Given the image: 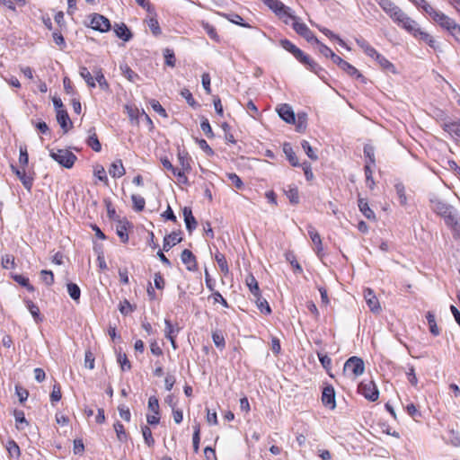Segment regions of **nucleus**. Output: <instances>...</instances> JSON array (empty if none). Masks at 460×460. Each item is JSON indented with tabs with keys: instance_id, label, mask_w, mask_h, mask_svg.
<instances>
[{
	"instance_id": "de8ad7c7",
	"label": "nucleus",
	"mask_w": 460,
	"mask_h": 460,
	"mask_svg": "<svg viewBox=\"0 0 460 460\" xmlns=\"http://www.w3.org/2000/svg\"><path fill=\"white\" fill-rule=\"evenodd\" d=\"M13 280L20 284L21 286L24 287L28 291L33 292L34 288L32 285L30 284L29 279L19 274H14L12 276Z\"/></svg>"
},
{
	"instance_id": "603ef678",
	"label": "nucleus",
	"mask_w": 460,
	"mask_h": 460,
	"mask_svg": "<svg viewBox=\"0 0 460 460\" xmlns=\"http://www.w3.org/2000/svg\"><path fill=\"white\" fill-rule=\"evenodd\" d=\"M128 223H119V225L117 226L116 233L118 236L119 237L120 241L123 243H127L128 242V234L127 232V225Z\"/></svg>"
},
{
	"instance_id": "412c9836",
	"label": "nucleus",
	"mask_w": 460,
	"mask_h": 460,
	"mask_svg": "<svg viewBox=\"0 0 460 460\" xmlns=\"http://www.w3.org/2000/svg\"><path fill=\"white\" fill-rule=\"evenodd\" d=\"M414 38L424 41L426 44H428L430 48L433 49H437L438 45L436 41V40L431 36L429 33L422 31L420 28L418 30V32H416L413 35Z\"/></svg>"
},
{
	"instance_id": "6e6552de",
	"label": "nucleus",
	"mask_w": 460,
	"mask_h": 460,
	"mask_svg": "<svg viewBox=\"0 0 460 460\" xmlns=\"http://www.w3.org/2000/svg\"><path fill=\"white\" fill-rule=\"evenodd\" d=\"M358 393L366 399L371 402H376L379 397V391L373 381H364L358 385Z\"/></svg>"
},
{
	"instance_id": "c756f323",
	"label": "nucleus",
	"mask_w": 460,
	"mask_h": 460,
	"mask_svg": "<svg viewBox=\"0 0 460 460\" xmlns=\"http://www.w3.org/2000/svg\"><path fill=\"white\" fill-rule=\"evenodd\" d=\"M252 300L255 302L258 309L261 311V314H270L271 313V308L268 301L261 296V293L259 294V296H252Z\"/></svg>"
},
{
	"instance_id": "0eeeda50",
	"label": "nucleus",
	"mask_w": 460,
	"mask_h": 460,
	"mask_svg": "<svg viewBox=\"0 0 460 460\" xmlns=\"http://www.w3.org/2000/svg\"><path fill=\"white\" fill-rule=\"evenodd\" d=\"M289 18L294 21L292 27L297 34L302 36L311 44L319 43V40L314 36V32L307 27L305 23L300 22L298 18L295 15Z\"/></svg>"
},
{
	"instance_id": "680f3d73",
	"label": "nucleus",
	"mask_w": 460,
	"mask_h": 460,
	"mask_svg": "<svg viewBox=\"0 0 460 460\" xmlns=\"http://www.w3.org/2000/svg\"><path fill=\"white\" fill-rule=\"evenodd\" d=\"M40 279L47 286H51L54 283V274L51 270H42Z\"/></svg>"
},
{
	"instance_id": "f8f14e48",
	"label": "nucleus",
	"mask_w": 460,
	"mask_h": 460,
	"mask_svg": "<svg viewBox=\"0 0 460 460\" xmlns=\"http://www.w3.org/2000/svg\"><path fill=\"white\" fill-rule=\"evenodd\" d=\"M91 27L95 31L106 32L111 30V22L105 16L99 13H93L92 15Z\"/></svg>"
},
{
	"instance_id": "f257e3e1",
	"label": "nucleus",
	"mask_w": 460,
	"mask_h": 460,
	"mask_svg": "<svg viewBox=\"0 0 460 460\" xmlns=\"http://www.w3.org/2000/svg\"><path fill=\"white\" fill-rule=\"evenodd\" d=\"M434 22L460 43V24L444 13H434Z\"/></svg>"
},
{
	"instance_id": "f704fd0d",
	"label": "nucleus",
	"mask_w": 460,
	"mask_h": 460,
	"mask_svg": "<svg viewBox=\"0 0 460 460\" xmlns=\"http://www.w3.org/2000/svg\"><path fill=\"white\" fill-rule=\"evenodd\" d=\"M358 208L361 213L367 218V219H376V215L374 211L369 208L367 201L365 199L359 198L358 200Z\"/></svg>"
},
{
	"instance_id": "3c124183",
	"label": "nucleus",
	"mask_w": 460,
	"mask_h": 460,
	"mask_svg": "<svg viewBox=\"0 0 460 460\" xmlns=\"http://www.w3.org/2000/svg\"><path fill=\"white\" fill-rule=\"evenodd\" d=\"M178 160L181 166V170L190 172L191 170L190 164V158L188 156L187 153H178Z\"/></svg>"
},
{
	"instance_id": "4468645a",
	"label": "nucleus",
	"mask_w": 460,
	"mask_h": 460,
	"mask_svg": "<svg viewBox=\"0 0 460 460\" xmlns=\"http://www.w3.org/2000/svg\"><path fill=\"white\" fill-rule=\"evenodd\" d=\"M181 259L189 271H196L198 270L197 260L191 251L184 249L181 252Z\"/></svg>"
},
{
	"instance_id": "39448f33",
	"label": "nucleus",
	"mask_w": 460,
	"mask_h": 460,
	"mask_svg": "<svg viewBox=\"0 0 460 460\" xmlns=\"http://www.w3.org/2000/svg\"><path fill=\"white\" fill-rule=\"evenodd\" d=\"M292 55L302 64L305 65L307 68L316 74L320 78H323L324 69L322 68L315 61L309 56L305 55L300 49L296 48Z\"/></svg>"
},
{
	"instance_id": "9b49d317",
	"label": "nucleus",
	"mask_w": 460,
	"mask_h": 460,
	"mask_svg": "<svg viewBox=\"0 0 460 460\" xmlns=\"http://www.w3.org/2000/svg\"><path fill=\"white\" fill-rule=\"evenodd\" d=\"M429 202L432 211L442 218L444 217V215L447 214V212L454 208L436 196L431 197L429 199Z\"/></svg>"
},
{
	"instance_id": "b1692460",
	"label": "nucleus",
	"mask_w": 460,
	"mask_h": 460,
	"mask_svg": "<svg viewBox=\"0 0 460 460\" xmlns=\"http://www.w3.org/2000/svg\"><path fill=\"white\" fill-rule=\"evenodd\" d=\"M86 144L95 152H100L102 150V145L98 139L94 128H91L88 130Z\"/></svg>"
},
{
	"instance_id": "5fc2aeb1",
	"label": "nucleus",
	"mask_w": 460,
	"mask_h": 460,
	"mask_svg": "<svg viewBox=\"0 0 460 460\" xmlns=\"http://www.w3.org/2000/svg\"><path fill=\"white\" fill-rule=\"evenodd\" d=\"M19 151H20L19 164L22 167H26L29 163V155H28V151H27V146L25 145L20 146Z\"/></svg>"
},
{
	"instance_id": "6ab92c4d",
	"label": "nucleus",
	"mask_w": 460,
	"mask_h": 460,
	"mask_svg": "<svg viewBox=\"0 0 460 460\" xmlns=\"http://www.w3.org/2000/svg\"><path fill=\"white\" fill-rule=\"evenodd\" d=\"M279 117L287 123H294L296 117L292 108L288 104H282L278 109Z\"/></svg>"
},
{
	"instance_id": "a878e982",
	"label": "nucleus",
	"mask_w": 460,
	"mask_h": 460,
	"mask_svg": "<svg viewBox=\"0 0 460 460\" xmlns=\"http://www.w3.org/2000/svg\"><path fill=\"white\" fill-rule=\"evenodd\" d=\"M181 242V237L180 236V233L172 232L164 238L163 249L165 252H168L172 247H173L175 244Z\"/></svg>"
},
{
	"instance_id": "4be33fe9",
	"label": "nucleus",
	"mask_w": 460,
	"mask_h": 460,
	"mask_svg": "<svg viewBox=\"0 0 460 460\" xmlns=\"http://www.w3.org/2000/svg\"><path fill=\"white\" fill-rule=\"evenodd\" d=\"M356 43L358 46L364 51V53L376 59V56L379 54L375 48H373L365 39L358 38L356 39Z\"/></svg>"
},
{
	"instance_id": "9d476101",
	"label": "nucleus",
	"mask_w": 460,
	"mask_h": 460,
	"mask_svg": "<svg viewBox=\"0 0 460 460\" xmlns=\"http://www.w3.org/2000/svg\"><path fill=\"white\" fill-rule=\"evenodd\" d=\"M443 219L455 235H460V217H458L455 208L444 215Z\"/></svg>"
},
{
	"instance_id": "49530a36",
	"label": "nucleus",
	"mask_w": 460,
	"mask_h": 460,
	"mask_svg": "<svg viewBox=\"0 0 460 460\" xmlns=\"http://www.w3.org/2000/svg\"><path fill=\"white\" fill-rule=\"evenodd\" d=\"M389 16L395 23L400 25L404 18H406L407 14L399 6H396Z\"/></svg>"
},
{
	"instance_id": "864d4df0",
	"label": "nucleus",
	"mask_w": 460,
	"mask_h": 460,
	"mask_svg": "<svg viewBox=\"0 0 460 460\" xmlns=\"http://www.w3.org/2000/svg\"><path fill=\"white\" fill-rule=\"evenodd\" d=\"M164 58L165 65H167L168 66H171V67L175 66L176 58H175V55H174V52L172 49H165L164 50Z\"/></svg>"
},
{
	"instance_id": "37998d69",
	"label": "nucleus",
	"mask_w": 460,
	"mask_h": 460,
	"mask_svg": "<svg viewBox=\"0 0 460 460\" xmlns=\"http://www.w3.org/2000/svg\"><path fill=\"white\" fill-rule=\"evenodd\" d=\"M80 75L84 78L87 85L91 88L95 87L94 77L85 66H81L79 71Z\"/></svg>"
},
{
	"instance_id": "13d9d810",
	"label": "nucleus",
	"mask_w": 460,
	"mask_h": 460,
	"mask_svg": "<svg viewBox=\"0 0 460 460\" xmlns=\"http://www.w3.org/2000/svg\"><path fill=\"white\" fill-rule=\"evenodd\" d=\"M226 177L236 189L242 190L243 188V182L236 173L227 172Z\"/></svg>"
},
{
	"instance_id": "423d86ee",
	"label": "nucleus",
	"mask_w": 460,
	"mask_h": 460,
	"mask_svg": "<svg viewBox=\"0 0 460 460\" xmlns=\"http://www.w3.org/2000/svg\"><path fill=\"white\" fill-rule=\"evenodd\" d=\"M292 55L302 64L305 65L307 68L316 74L320 78H323L324 69L322 68L315 61L309 56L305 55L300 49L296 48Z\"/></svg>"
},
{
	"instance_id": "c85d7f7f",
	"label": "nucleus",
	"mask_w": 460,
	"mask_h": 460,
	"mask_svg": "<svg viewBox=\"0 0 460 460\" xmlns=\"http://www.w3.org/2000/svg\"><path fill=\"white\" fill-rule=\"evenodd\" d=\"M443 129L456 140L460 139V120L444 123Z\"/></svg>"
},
{
	"instance_id": "a211bd4d",
	"label": "nucleus",
	"mask_w": 460,
	"mask_h": 460,
	"mask_svg": "<svg viewBox=\"0 0 460 460\" xmlns=\"http://www.w3.org/2000/svg\"><path fill=\"white\" fill-rule=\"evenodd\" d=\"M182 214L184 217V222L186 225V228L190 234L192 233L194 229H196L198 223L194 216L192 215L191 208L189 207H184L182 209Z\"/></svg>"
},
{
	"instance_id": "c9c22d12",
	"label": "nucleus",
	"mask_w": 460,
	"mask_h": 460,
	"mask_svg": "<svg viewBox=\"0 0 460 460\" xmlns=\"http://www.w3.org/2000/svg\"><path fill=\"white\" fill-rule=\"evenodd\" d=\"M121 74L131 83H136L140 79V76L133 71L127 64L119 66Z\"/></svg>"
},
{
	"instance_id": "6e6d98bb",
	"label": "nucleus",
	"mask_w": 460,
	"mask_h": 460,
	"mask_svg": "<svg viewBox=\"0 0 460 460\" xmlns=\"http://www.w3.org/2000/svg\"><path fill=\"white\" fill-rule=\"evenodd\" d=\"M141 430H142V434H143L146 444L148 447H153L155 444V439L153 438L152 431H151L150 428L147 425H145L141 428Z\"/></svg>"
},
{
	"instance_id": "2f4dec72",
	"label": "nucleus",
	"mask_w": 460,
	"mask_h": 460,
	"mask_svg": "<svg viewBox=\"0 0 460 460\" xmlns=\"http://www.w3.org/2000/svg\"><path fill=\"white\" fill-rule=\"evenodd\" d=\"M245 284L248 287L252 296H259V294L261 293L259 283L252 274L250 273L246 276Z\"/></svg>"
},
{
	"instance_id": "a18cd8bd",
	"label": "nucleus",
	"mask_w": 460,
	"mask_h": 460,
	"mask_svg": "<svg viewBox=\"0 0 460 460\" xmlns=\"http://www.w3.org/2000/svg\"><path fill=\"white\" fill-rule=\"evenodd\" d=\"M389 16L395 23L400 25L404 18H406L407 14L399 6H396Z\"/></svg>"
},
{
	"instance_id": "7c9ffc66",
	"label": "nucleus",
	"mask_w": 460,
	"mask_h": 460,
	"mask_svg": "<svg viewBox=\"0 0 460 460\" xmlns=\"http://www.w3.org/2000/svg\"><path fill=\"white\" fill-rule=\"evenodd\" d=\"M417 7L421 8L427 14H429L431 19L434 21L435 14L434 13H442L435 8H433L429 4H428L425 0H411Z\"/></svg>"
},
{
	"instance_id": "8fccbe9b",
	"label": "nucleus",
	"mask_w": 460,
	"mask_h": 460,
	"mask_svg": "<svg viewBox=\"0 0 460 460\" xmlns=\"http://www.w3.org/2000/svg\"><path fill=\"white\" fill-rule=\"evenodd\" d=\"M67 292L70 296V297L74 301H79L80 296H81V290L79 287L75 283H68L67 284Z\"/></svg>"
},
{
	"instance_id": "72a5a7b5",
	"label": "nucleus",
	"mask_w": 460,
	"mask_h": 460,
	"mask_svg": "<svg viewBox=\"0 0 460 460\" xmlns=\"http://www.w3.org/2000/svg\"><path fill=\"white\" fill-rule=\"evenodd\" d=\"M375 60L378 63V65L383 70L391 72L393 74L396 73V69L394 64H392L386 58H385L380 53L376 56Z\"/></svg>"
},
{
	"instance_id": "79ce46f5",
	"label": "nucleus",
	"mask_w": 460,
	"mask_h": 460,
	"mask_svg": "<svg viewBox=\"0 0 460 460\" xmlns=\"http://www.w3.org/2000/svg\"><path fill=\"white\" fill-rule=\"evenodd\" d=\"M26 305L30 313L31 314L32 317L34 318L36 323H40L42 321V318L40 317V312L38 305H36L31 300H25Z\"/></svg>"
},
{
	"instance_id": "dca6fc26",
	"label": "nucleus",
	"mask_w": 460,
	"mask_h": 460,
	"mask_svg": "<svg viewBox=\"0 0 460 460\" xmlns=\"http://www.w3.org/2000/svg\"><path fill=\"white\" fill-rule=\"evenodd\" d=\"M364 297L370 311L373 313H379L381 310L380 304L373 290L370 288H366L364 290Z\"/></svg>"
},
{
	"instance_id": "4c0bfd02",
	"label": "nucleus",
	"mask_w": 460,
	"mask_h": 460,
	"mask_svg": "<svg viewBox=\"0 0 460 460\" xmlns=\"http://www.w3.org/2000/svg\"><path fill=\"white\" fill-rule=\"evenodd\" d=\"M93 74H94V81H96L98 83L100 88L103 91H108L110 86H109L107 80L104 77V75L102 72V69L97 68V69L93 70Z\"/></svg>"
},
{
	"instance_id": "2eb2a0df",
	"label": "nucleus",
	"mask_w": 460,
	"mask_h": 460,
	"mask_svg": "<svg viewBox=\"0 0 460 460\" xmlns=\"http://www.w3.org/2000/svg\"><path fill=\"white\" fill-rule=\"evenodd\" d=\"M322 402L323 405L329 407L330 409H334L336 407L335 391L332 385H328L323 388Z\"/></svg>"
},
{
	"instance_id": "bb28decb",
	"label": "nucleus",
	"mask_w": 460,
	"mask_h": 460,
	"mask_svg": "<svg viewBox=\"0 0 460 460\" xmlns=\"http://www.w3.org/2000/svg\"><path fill=\"white\" fill-rule=\"evenodd\" d=\"M399 26L402 27V29H404L407 32H409L412 36L416 32H418V30L420 28L419 26V23L415 20L409 17L408 15L406 16V18H404L403 22H402Z\"/></svg>"
},
{
	"instance_id": "bf43d9fd",
	"label": "nucleus",
	"mask_w": 460,
	"mask_h": 460,
	"mask_svg": "<svg viewBox=\"0 0 460 460\" xmlns=\"http://www.w3.org/2000/svg\"><path fill=\"white\" fill-rule=\"evenodd\" d=\"M212 340H213V342L215 343V345L218 348V349H224L225 346H226V341H225V338H224V335L222 334L221 332H214L212 333Z\"/></svg>"
},
{
	"instance_id": "aec40b11",
	"label": "nucleus",
	"mask_w": 460,
	"mask_h": 460,
	"mask_svg": "<svg viewBox=\"0 0 460 460\" xmlns=\"http://www.w3.org/2000/svg\"><path fill=\"white\" fill-rule=\"evenodd\" d=\"M114 32L116 36L124 41H128L132 39L133 35L125 23H116L114 26Z\"/></svg>"
},
{
	"instance_id": "5701e85b",
	"label": "nucleus",
	"mask_w": 460,
	"mask_h": 460,
	"mask_svg": "<svg viewBox=\"0 0 460 460\" xmlns=\"http://www.w3.org/2000/svg\"><path fill=\"white\" fill-rule=\"evenodd\" d=\"M57 120L59 123L60 127L66 133L70 127H72V122L68 116V113L66 110H58L57 112Z\"/></svg>"
},
{
	"instance_id": "69168bd1",
	"label": "nucleus",
	"mask_w": 460,
	"mask_h": 460,
	"mask_svg": "<svg viewBox=\"0 0 460 460\" xmlns=\"http://www.w3.org/2000/svg\"><path fill=\"white\" fill-rule=\"evenodd\" d=\"M6 449L8 451L10 456H12V457L13 456L18 457L20 456V447L16 444V442L13 441V440L8 441L7 446H6Z\"/></svg>"
},
{
	"instance_id": "a19ab883",
	"label": "nucleus",
	"mask_w": 460,
	"mask_h": 460,
	"mask_svg": "<svg viewBox=\"0 0 460 460\" xmlns=\"http://www.w3.org/2000/svg\"><path fill=\"white\" fill-rule=\"evenodd\" d=\"M215 260L217 262L220 270L224 274H227L229 272V267L225 255L219 252H217L215 253Z\"/></svg>"
},
{
	"instance_id": "f03ea898",
	"label": "nucleus",
	"mask_w": 460,
	"mask_h": 460,
	"mask_svg": "<svg viewBox=\"0 0 460 460\" xmlns=\"http://www.w3.org/2000/svg\"><path fill=\"white\" fill-rule=\"evenodd\" d=\"M49 156L61 166L70 169L74 166L77 157L67 149H51Z\"/></svg>"
},
{
	"instance_id": "e2e57ef3",
	"label": "nucleus",
	"mask_w": 460,
	"mask_h": 460,
	"mask_svg": "<svg viewBox=\"0 0 460 460\" xmlns=\"http://www.w3.org/2000/svg\"><path fill=\"white\" fill-rule=\"evenodd\" d=\"M164 323H165V337L170 340L172 338H175L176 335H177V332H179V330H175L172 326V324L171 323V322L167 319L164 320Z\"/></svg>"
},
{
	"instance_id": "09e8293b",
	"label": "nucleus",
	"mask_w": 460,
	"mask_h": 460,
	"mask_svg": "<svg viewBox=\"0 0 460 460\" xmlns=\"http://www.w3.org/2000/svg\"><path fill=\"white\" fill-rule=\"evenodd\" d=\"M131 200L133 202V208L136 211L139 212L142 211L146 205L145 199L137 194H133L131 196Z\"/></svg>"
},
{
	"instance_id": "338daca9",
	"label": "nucleus",
	"mask_w": 460,
	"mask_h": 460,
	"mask_svg": "<svg viewBox=\"0 0 460 460\" xmlns=\"http://www.w3.org/2000/svg\"><path fill=\"white\" fill-rule=\"evenodd\" d=\"M181 95L186 100V102H188V104L190 106H191L193 108H196L198 106L197 102L192 97V94H191V93L190 92L189 89L183 88L181 91Z\"/></svg>"
},
{
	"instance_id": "c03bdc74",
	"label": "nucleus",
	"mask_w": 460,
	"mask_h": 460,
	"mask_svg": "<svg viewBox=\"0 0 460 460\" xmlns=\"http://www.w3.org/2000/svg\"><path fill=\"white\" fill-rule=\"evenodd\" d=\"M394 189H395L396 194L398 196L400 204L402 206H406L407 205V197H406V193H405L404 185L402 182H397L394 185Z\"/></svg>"
},
{
	"instance_id": "4d7b16f0",
	"label": "nucleus",
	"mask_w": 460,
	"mask_h": 460,
	"mask_svg": "<svg viewBox=\"0 0 460 460\" xmlns=\"http://www.w3.org/2000/svg\"><path fill=\"white\" fill-rule=\"evenodd\" d=\"M301 146L310 159H312L314 161H316L318 159L317 155L315 154V152L314 151L313 147L311 146V145L308 141L303 140L301 142Z\"/></svg>"
},
{
	"instance_id": "ddd939ff",
	"label": "nucleus",
	"mask_w": 460,
	"mask_h": 460,
	"mask_svg": "<svg viewBox=\"0 0 460 460\" xmlns=\"http://www.w3.org/2000/svg\"><path fill=\"white\" fill-rule=\"evenodd\" d=\"M11 170L19 178L24 188L31 191L33 184V178L26 173L25 167L19 169L14 165H11Z\"/></svg>"
},
{
	"instance_id": "052dcab7",
	"label": "nucleus",
	"mask_w": 460,
	"mask_h": 460,
	"mask_svg": "<svg viewBox=\"0 0 460 460\" xmlns=\"http://www.w3.org/2000/svg\"><path fill=\"white\" fill-rule=\"evenodd\" d=\"M149 104L151 105L152 109L160 116L164 118H166L168 116L165 109L160 104V102L157 100H150Z\"/></svg>"
},
{
	"instance_id": "473e14b6",
	"label": "nucleus",
	"mask_w": 460,
	"mask_h": 460,
	"mask_svg": "<svg viewBox=\"0 0 460 460\" xmlns=\"http://www.w3.org/2000/svg\"><path fill=\"white\" fill-rule=\"evenodd\" d=\"M283 152L286 155L287 159L293 166H298L299 162L298 158L296 155L291 145L289 143L283 144Z\"/></svg>"
},
{
	"instance_id": "0e129e2a",
	"label": "nucleus",
	"mask_w": 460,
	"mask_h": 460,
	"mask_svg": "<svg viewBox=\"0 0 460 460\" xmlns=\"http://www.w3.org/2000/svg\"><path fill=\"white\" fill-rule=\"evenodd\" d=\"M200 128L208 138H211L214 137L212 128H211L208 119H206V118L202 119L201 123H200Z\"/></svg>"
},
{
	"instance_id": "1a4fd4ad",
	"label": "nucleus",
	"mask_w": 460,
	"mask_h": 460,
	"mask_svg": "<svg viewBox=\"0 0 460 460\" xmlns=\"http://www.w3.org/2000/svg\"><path fill=\"white\" fill-rule=\"evenodd\" d=\"M270 10H272L279 18L293 17L290 8L286 6L279 0H261Z\"/></svg>"
},
{
	"instance_id": "774afa93",
	"label": "nucleus",
	"mask_w": 460,
	"mask_h": 460,
	"mask_svg": "<svg viewBox=\"0 0 460 460\" xmlns=\"http://www.w3.org/2000/svg\"><path fill=\"white\" fill-rule=\"evenodd\" d=\"M378 4L380 7L389 15L394 11V8H396V4H394L391 0H379Z\"/></svg>"
},
{
	"instance_id": "58836bf2",
	"label": "nucleus",
	"mask_w": 460,
	"mask_h": 460,
	"mask_svg": "<svg viewBox=\"0 0 460 460\" xmlns=\"http://www.w3.org/2000/svg\"><path fill=\"white\" fill-rule=\"evenodd\" d=\"M426 319L429 326V332L434 335L438 336L440 333L439 328L437 325L435 314L432 312H428Z\"/></svg>"
},
{
	"instance_id": "cd10ccee",
	"label": "nucleus",
	"mask_w": 460,
	"mask_h": 460,
	"mask_svg": "<svg viewBox=\"0 0 460 460\" xmlns=\"http://www.w3.org/2000/svg\"><path fill=\"white\" fill-rule=\"evenodd\" d=\"M109 173L113 178H120L126 173L125 168L120 159H118L111 164V167L109 168Z\"/></svg>"
},
{
	"instance_id": "e433bc0d",
	"label": "nucleus",
	"mask_w": 460,
	"mask_h": 460,
	"mask_svg": "<svg viewBox=\"0 0 460 460\" xmlns=\"http://www.w3.org/2000/svg\"><path fill=\"white\" fill-rule=\"evenodd\" d=\"M13 417L16 422V429L19 430H22L25 427L29 426V422L25 418L24 412L21 410L13 411Z\"/></svg>"
},
{
	"instance_id": "393cba45",
	"label": "nucleus",
	"mask_w": 460,
	"mask_h": 460,
	"mask_svg": "<svg viewBox=\"0 0 460 460\" xmlns=\"http://www.w3.org/2000/svg\"><path fill=\"white\" fill-rule=\"evenodd\" d=\"M344 72H346L349 75L355 77L356 79L360 80L362 83L366 84L367 79L366 77L351 64L345 61L342 66L340 67Z\"/></svg>"
},
{
	"instance_id": "ea45409f",
	"label": "nucleus",
	"mask_w": 460,
	"mask_h": 460,
	"mask_svg": "<svg viewBox=\"0 0 460 460\" xmlns=\"http://www.w3.org/2000/svg\"><path fill=\"white\" fill-rule=\"evenodd\" d=\"M285 193L291 204L297 205L299 203V193L296 187L288 186V189L285 190Z\"/></svg>"
},
{
	"instance_id": "20e7f679",
	"label": "nucleus",
	"mask_w": 460,
	"mask_h": 460,
	"mask_svg": "<svg viewBox=\"0 0 460 460\" xmlns=\"http://www.w3.org/2000/svg\"><path fill=\"white\" fill-rule=\"evenodd\" d=\"M292 55L302 64L305 65L307 68L316 74L320 78H323L324 69L322 68L315 61L309 56L305 55L300 49L296 48Z\"/></svg>"
},
{
	"instance_id": "f3484780",
	"label": "nucleus",
	"mask_w": 460,
	"mask_h": 460,
	"mask_svg": "<svg viewBox=\"0 0 460 460\" xmlns=\"http://www.w3.org/2000/svg\"><path fill=\"white\" fill-rule=\"evenodd\" d=\"M307 232H308V234H309L312 242L315 245L314 250L316 252V254L319 257H322L323 248L322 239H321L319 233L316 231V229L313 226H307Z\"/></svg>"
},
{
	"instance_id": "7ed1b4c3",
	"label": "nucleus",
	"mask_w": 460,
	"mask_h": 460,
	"mask_svg": "<svg viewBox=\"0 0 460 460\" xmlns=\"http://www.w3.org/2000/svg\"><path fill=\"white\" fill-rule=\"evenodd\" d=\"M365 371V364L362 358L352 356L349 358L343 367V374L349 377L356 378Z\"/></svg>"
}]
</instances>
